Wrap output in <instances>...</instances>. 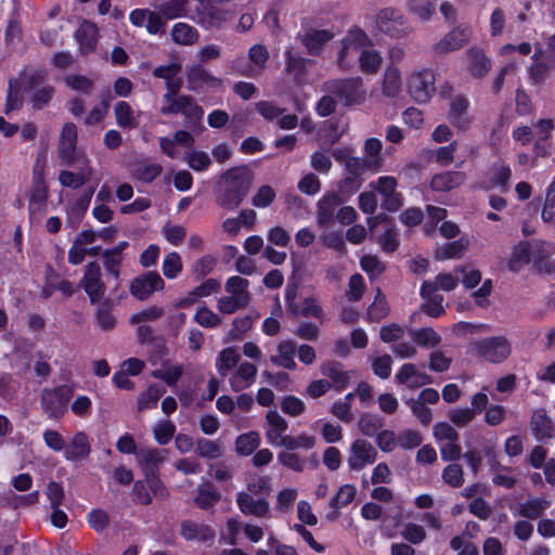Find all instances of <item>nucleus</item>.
I'll use <instances>...</instances> for the list:
<instances>
[{
    "label": "nucleus",
    "instance_id": "nucleus-1",
    "mask_svg": "<svg viewBox=\"0 0 555 555\" xmlns=\"http://www.w3.org/2000/svg\"><path fill=\"white\" fill-rule=\"evenodd\" d=\"M251 186V175L244 167L227 170L220 178V192L217 204L228 210H234L244 201Z\"/></svg>",
    "mask_w": 555,
    "mask_h": 555
},
{
    "label": "nucleus",
    "instance_id": "nucleus-2",
    "mask_svg": "<svg viewBox=\"0 0 555 555\" xmlns=\"http://www.w3.org/2000/svg\"><path fill=\"white\" fill-rule=\"evenodd\" d=\"M323 90L339 99L346 106L361 105L366 100V90L361 77L330 79Z\"/></svg>",
    "mask_w": 555,
    "mask_h": 555
},
{
    "label": "nucleus",
    "instance_id": "nucleus-3",
    "mask_svg": "<svg viewBox=\"0 0 555 555\" xmlns=\"http://www.w3.org/2000/svg\"><path fill=\"white\" fill-rule=\"evenodd\" d=\"M473 357L490 363L504 362L512 352V345L505 336H491L480 338L469 345Z\"/></svg>",
    "mask_w": 555,
    "mask_h": 555
},
{
    "label": "nucleus",
    "instance_id": "nucleus-4",
    "mask_svg": "<svg viewBox=\"0 0 555 555\" xmlns=\"http://www.w3.org/2000/svg\"><path fill=\"white\" fill-rule=\"evenodd\" d=\"M74 389L69 385H60L41 390L40 403L48 418L60 420L67 412L68 401Z\"/></svg>",
    "mask_w": 555,
    "mask_h": 555
},
{
    "label": "nucleus",
    "instance_id": "nucleus-5",
    "mask_svg": "<svg viewBox=\"0 0 555 555\" xmlns=\"http://www.w3.org/2000/svg\"><path fill=\"white\" fill-rule=\"evenodd\" d=\"M44 160L37 159L33 168V186L29 197L30 218L41 217L46 210L48 186L44 181Z\"/></svg>",
    "mask_w": 555,
    "mask_h": 555
},
{
    "label": "nucleus",
    "instance_id": "nucleus-6",
    "mask_svg": "<svg viewBox=\"0 0 555 555\" xmlns=\"http://www.w3.org/2000/svg\"><path fill=\"white\" fill-rule=\"evenodd\" d=\"M376 26L379 31L392 38H402L409 35L411 27L400 10L385 8L376 14Z\"/></svg>",
    "mask_w": 555,
    "mask_h": 555
},
{
    "label": "nucleus",
    "instance_id": "nucleus-7",
    "mask_svg": "<svg viewBox=\"0 0 555 555\" xmlns=\"http://www.w3.org/2000/svg\"><path fill=\"white\" fill-rule=\"evenodd\" d=\"M435 75L423 69L410 76L408 91L417 103H426L435 93Z\"/></svg>",
    "mask_w": 555,
    "mask_h": 555
},
{
    "label": "nucleus",
    "instance_id": "nucleus-8",
    "mask_svg": "<svg viewBox=\"0 0 555 555\" xmlns=\"http://www.w3.org/2000/svg\"><path fill=\"white\" fill-rule=\"evenodd\" d=\"M470 37L472 29L468 26L454 27L431 47V51L438 56L457 51L469 42Z\"/></svg>",
    "mask_w": 555,
    "mask_h": 555
},
{
    "label": "nucleus",
    "instance_id": "nucleus-9",
    "mask_svg": "<svg viewBox=\"0 0 555 555\" xmlns=\"http://www.w3.org/2000/svg\"><path fill=\"white\" fill-rule=\"evenodd\" d=\"M551 506V502L544 496L528 495L526 501L509 504V511L514 517L535 520Z\"/></svg>",
    "mask_w": 555,
    "mask_h": 555
},
{
    "label": "nucleus",
    "instance_id": "nucleus-10",
    "mask_svg": "<svg viewBox=\"0 0 555 555\" xmlns=\"http://www.w3.org/2000/svg\"><path fill=\"white\" fill-rule=\"evenodd\" d=\"M377 460V451L364 439H357L350 447L347 463L351 470H361Z\"/></svg>",
    "mask_w": 555,
    "mask_h": 555
},
{
    "label": "nucleus",
    "instance_id": "nucleus-11",
    "mask_svg": "<svg viewBox=\"0 0 555 555\" xmlns=\"http://www.w3.org/2000/svg\"><path fill=\"white\" fill-rule=\"evenodd\" d=\"M165 282L155 271H149L134 278L130 283V293L139 300L147 299L154 292L164 289Z\"/></svg>",
    "mask_w": 555,
    "mask_h": 555
},
{
    "label": "nucleus",
    "instance_id": "nucleus-12",
    "mask_svg": "<svg viewBox=\"0 0 555 555\" xmlns=\"http://www.w3.org/2000/svg\"><path fill=\"white\" fill-rule=\"evenodd\" d=\"M81 285L92 304L103 298L106 287L102 281L101 268L98 262L92 261L86 264Z\"/></svg>",
    "mask_w": 555,
    "mask_h": 555
},
{
    "label": "nucleus",
    "instance_id": "nucleus-13",
    "mask_svg": "<svg viewBox=\"0 0 555 555\" xmlns=\"http://www.w3.org/2000/svg\"><path fill=\"white\" fill-rule=\"evenodd\" d=\"M236 504L240 512L246 516H254L260 519L271 518L270 503L264 498H255L245 491H241L236 495Z\"/></svg>",
    "mask_w": 555,
    "mask_h": 555
},
{
    "label": "nucleus",
    "instance_id": "nucleus-14",
    "mask_svg": "<svg viewBox=\"0 0 555 555\" xmlns=\"http://www.w3.org/2000/svg\"><path fill=\"white\" fill-rule=\"evenodd\" d=\"M163 115L183 114L190 121H197L203 118L204 111L196 104L195 100L185 94H180L167 105L160 108Z\"/></svg>",
    "mask_w": 555,
    "mask_h": 555
},
{
    "label": "nucleus",
    "instance_id": "nucleus-15",
    "mask_svg": "<svg viewBox=\"0 0 555 555\" xmlns=\"http://www.w3.org/2000/svg\"><path fill=\"white\" fill-rule=\"evenodd\" d=\"M188 88L192 91H198L203 88H217L221 86L222 80L215 77L202 64H194L186 69Z\"/></svg>",
    "mask_w": 555,
    "mask_h": 555
},
{
    "label": "nucleus",
    "instance_id": "nucleus-16",
    "mask_svg": "<svg viewBox=\"0 0 555 555\" xmlns=\"http://www.w3.org/2000/svg\"><path fill=\"white\" fill-rule=\"evenodd\" d=\"M74 38L78 43L79 53L85 56L89 55L96 49L99 28L94 23L83 21L75 31Z\"/></svg>",
    "mask_w": 555,
    "mask_h": 555
},
{
    "label": "nucleus",
    "instance_id": "nucleus-17",
    "mask_svg": "<svg viewBox=\"0 0 555 555\" xmlns=\"http://www.w3.org/2000/svg\"><path fill=\"white\" fill-rule=\"evenodd\" d=\"M76 144L77 127L73 122H67L62 128L57 146L60 158L67 165L75 160Z\"/></svg>",
    "mask_w": 555,
    "mask_h": 555
},
{
    "label": "nucleus",
    "instance_id": "nucleus-18",
    "mask_svg": "<svg viewBox=\"0 0 555 555\" xmlns=\"http://www.w3.org/2000/svg\"><path fill=\"white\" fill-rule=\"evenodd\" d=\"M421 296L425 300L422 310L430 318H439L444 314L446 310L442 306L443 296L435 291V286L430 281H424L421 286Z\"/></svg>",
    "mask_w": 555,
    "mask_h": 555
},
{
    "label": "nucleus",
    "instance_id": "nucleus-19",
    "mask_svg": "<svg viewBox=\"0 0 555 555\" xmlns=\"http://www.w3.org/2000/svg\"><path fill=\"white\" fill-rule=\"evenodd\" d=\"M468 108L469 101L463 95H456L450 103L448 118L450 122L460 130H466L472 122Z\"/></svg>",
    "mask_w": 555,
    "mask_h": 555
},
{
    "label": "nucleus",
    "instance_id": "nucleus-20",
    "mask_svg": "<svg viewBox=\"0 0 555 555\" xmlns=\"http://www.w3.org/2000/svg\"><path fill=\"white\" fill-rule=\"evenodd\" d=\"M91 452L89 437L83 431L76 433L70 439L68 446L65 447L64 457L67 461L86 460Z\"/></svg>",
    "mask_w": 555,
    "mask_h": 555
},
{
    "label": "nucleus",
    "instance_id": "nucleus-21",
    "mask_svg": "<svg viewBox=\"0 0 555 555\" xmlns=\"http://www.w3.org/2000/svg\"><path fill=\"white\" fill-rule=\"evenodd\" d=\"M530 428L539 441H545L554 437L555 426L543 409L535 410L532 413Z\"/></svg>",
    "mask_w": 555,
    "mask_h": 555
},
{
    "label": "nucleus",
    "instance_id": "nucleus-22",
    "mask_svg": "<svg viewBox=\"0 0 555 555\" xmlns=\"http://www.w3.org/2000/svg\"><path fill=\"white\" fill-rule=\"evenodd\" d=\"M297 344L294 340H282L276 346V354L270 357L272 364L294 371L297 369L295 361Z\"/></svg>",
    "mask_w": 555,
    "mask_h": 555
},
{
    "label": "nucleus",
    "instance_id": "nucleus-23",
    "mask_svg": "<svg viewBox=\"0 0 555 555\" xmlns=\"http://www.w3.org/2000/svg\"><path fill=\"white\" fill-rule=\"evenodd\" d=\"M321 373L327 377L332 387L337 391H343L349 384V373L344 370L340 362L326 361L320 367Z\"/></svg>",
    "mask_w": 555,
    "mask_h": 555
},
{
    "label": "nucleus",
    "instance_id": "nucleus-24",
    "mask_svg": "<svg viewBox=\"0 0 555 555\" xmlns=\"http://www.w3.org/2000/svg\"><path fill=\"white\" fill-rule=\"evenodd\" d=\"M468 59V73L477 79L488 75L491 69V60L485 54L483 50L473 47L466 52Z\"/></svg>",
    "mask_w": 555,
    "mask_h": 555
},
{
    "label": "nucleus",
    "instance_id": "nucleus-25",
    "mask_svg": "<svg viewBox=\"0 0 555 555\" xmlns=\"http://www.w3.org/2000/svg\"><path fill=\"white\" fill-rule=\"evenodd\" d=\"M266 421L268 424L266 438L272 446H278L280 440L286 436L288 424L276 410H269L266 414Z\"/></svg>",
    "mask_w": 555,
    "mask_h": 555
},
{
    "label": "nucleus",
    "instance_id": "nucleus-26",
    "mask_svg": "<svg viewBox=\"0 0 555 555\" xmlns=\"http://www.w3.org/2000/svg\"><path fill=\"white\" fill-rule=\"evenodd\" d=\"M340 205V197L336 193L325 194L318 202L317 222L325 227L334 220L335 212Z\"/></svg>",
    "mask_w": 555,
    "mask_h": 555
},
{
    "label": "nucleus",
    "instance_id": "nucleus-27",
    "mask_svg": "<svg viewBox=\"0 0 555 555\" xmlns=\"http://www.w3.org/2000/svg\"><path fill=\"white\" fill-rule=\"evenodd\" d=\"M466 176L462 171H446L433 177L430 186L437 192H448L464 183Z\"/></svg>",
    "mask_w": 555,
    "mask_h": 555
},
{
    "label": "nucleus",
    "instance_id": "nucleus-28",
    "mask_svg": "<svg viewBox=\"0 0 555 555\" xmlns=\"http://www.w3.org/2000/svg\"><path fill=\"white\" fill-rule=\"evenodd\" d=\"M257 374L256 365L249 362H243L238 365L236 373L230 378V386L233 391H241L255 382Z\"/></svg>",
    "mask_w": 555,
    "mask_h": 555
},
{
    "label": "nucleus",
    "instance_id": "nucleus-29",
    "mask_svg": "<svg viewBox=\"0 0 555 555\" xmlns=\"http://www.w3.org/2000/svg\"><path fill=\"white\" fill-rule=\"evenodd\" d=\"M135 455L140 466L146 473H153L156 472L158 465L166 460L167 451L157 448H145L138 451Z\"/></svg>",
    "mask_w": 555,
    "mask_h": 555
},
{
    "label": "nucleus",
    "instance_id": "nucleus-30",
    "mask_svg": "<svg viewBox=\"0 0 555 555\" xmlns=\"http://www.w3.org/2000/svg\"><path fill=\"white\" fill-rule=\"evenodd\" d=\"M333 33L326 29H311L302 36L301 42L312 55L320 53L325 43L332 40Z\"/></svg>",
    "mask_w": 555,
    "mask_h": 555
},
{
    "label": "nucleus",
    "instance_id": "nucleus-31",
    "mask_svg": "<svg viewBox=\"0 0 555 555\" xmlns=\"http://www.w3.org/2000/svg\"><path fill=\"white\" fill-rule=\"evenodd\" d=\"M295 310H292L289 314L293 317L314 318L322 321L324 318V311L319 300L314 296H308L302 298L296 306Z\"/></svg>",
    "mask_w": 555,
    "mask_h": 555
},
{
    "label": "nucleus",
    "instance_id": "nucleus-32",
    "mask_svg": "<svg viewBox=\"0 0 555 555\" xmlns=\"http://www.w3.org/2000/svg\"><path fill=\"white\" fill-rule=\"evenodd\" d=\"M181 535L189 541H208L215 537V531L207 525L184 520L181 524Z\"/></svg>",
    "mask_w": 555,
    "mask_h": 555
},
{
    "label": "nucleus",
    "instance_id": "nucleus-33",
    "mask_svg": "<svg viewBox=\"0 0 555 555\" xmlns=\"http://www.w3.org/2000/svg\"><path fill=\"white\" fill-rule=\"evenodd\" d=\"M92 173V168L87 164L79 172L62 170L59 175V181L63 186L76 190L81 188L91 178Z\"/></svg>",
    "mask_w": 555,
    "mask_h": 555
},
{
    "label": "nucleus",
    "instance_id": "nucleus-34",
    "mask_svg": "<svg viewBox=\"0 0 555 555\" xmlns=\"http://www.w3.org/2000/svg\"><path fill=\"white\" fill-rule=\"evenodd\" d=\"M198 31L186 23H177L171 29V39L177 44L192 46L198 40Z\"/></svg>",
    "mask_w": 555,
    "mask_h": 555
},
{
    "label": "nucleus",
    "instance_id": "nucleus-35",
    "mask_svg": "<svg viewBox=\"0 0 555 555\" xmlns=\"http://www.w3.org/2000/svg\"><path fill=\"white\" fill-rule=\"evenodd\" d=\"M511 177L512 169L505 162H496L492 165L490 183L493 188H499L502 192H507Z\"/></svg>",
    "mask_w": 555,
    "mask_h": 555
},
{
    "label": "nucleus",
    "instance_id": "nucleus-36",
    "mask_svg": "<svg viewBox=\"0 0 555 555\" xmlns=\"http://www.w3.org/2000/svg\"><path fill=\"white\" fill-rule=\"evenodd\" d=\"M249 282L248 280L234 275L227 280L224 289L231 296L240 299L243 304L248 305L250 294L248 292Z\"/></svg>",
    "mask_w": 555,
    "mask_h": 555
},
{
    "label": "nucleus",
    "instance_id": "nucleus-37",
    "mask_svg": "<svg viewBox=\"0 0 555 555\" xmlns=\"http://www.w3.org/2000/svg\"><path fill=\"white\" fill-rule=\"evenodd\" d=\"M195 452L203 459L216 460L223 455L224 449L219 440L199 438L195 443Z\"/></svg>",
    "mask_w": 555,
    "mask_h": 555
},
{
    "label": "nucleus",
    "instance_id": "nucleus-38",
    "mask_svg": "<svg viewBox=\"0 0 555 555\" xmlns=\"http://www.w3.org/2000/svg\"><path fill=\"white\" fill-rule=\"evenodd\" d=\"M401 90V75L398 67L390 65L387 67L383 80V94L388 98H395Z\"/></svg>",
    "mask_w": 555,
    "mask_h": 555
},
{
    "label": "nucleus",
    "instance_id": "nucleus-39",
    "mask_svg": "<svg viewBox=\"0 0 555 555\" xmlns=\"http://www.w3.org/2000/svg\"><path fill=\"white\" fill-rule=\"evenodd\" d=\"M383 63L380 53L376 50L364 49L359 55V67L364 74H376Z\"/></svg>",
    "mask_w": 555,
    "mask_h": 555
},
{
    "label": "nucleus",
    "instance_id": "nucleus-40",
    "mask_svg": "<svg viewBox=\"0 0 555 555\" xmlns=\"http://www.w3.org/2000/svg\"><path fill=\"white\" fill-rule=\"evenodd\" d=\"M530 261V245L528 242H519L514 248L508 259V269L518 272Z\"/></svg>",
    "mask_w": 555,
    "mask_h": 555
},
{
    "label": "nucleus",
    "instance_id": "nucleus-41",
    "mask_svg": "<svg viewBox=\"0 0 555 555\" xmlns=\"http://www.w3.org/2000/svg\"><path fill=\"white\" fill-rule=\"evenodd\" d=\"M314 444L315 437L300 434L298 436L286 435L280 440L278 447H284L287 451H294L298 449L311 450Z\"/></svg>",
    "mask_w": 555,
    "mask_h": 555
},
{
    "label": "nucleus",
    "instance_id": "nucleus-42",
    "mask_svg": "<svg viewBox=\"0 0 555 555\" xmlns=\"http://www.w3.org/2000/svg\"><path fill=\"white\" fill-rule=\"evenodd\" d=\"M383 143L377 138L366 139L364 142L365 158L371 165V171H377L384 162L382 156Z\"/></svg>",
    "mask_w": 555,
    "mask_h": 555
},
{
    "label": "nucleus",
    "instance_id": "nucleus-43",
    "mask_svg": "<svg viewBox=\"0 0 555 555\" xmlns=\"http://www.w3.org/2000/svg\"><path fill=\"white\" fill-rule=\"evenodd\" d=\"M220 499V492L211 483H207L198 488L194 502L199 508L208 509L218 503Z\"/></svg>",
    "mask_w": 555,
    "mask_h": 555
},
{
    "label": "nucleus",
    "instance_id": "nucleus-44",
    "mask_svg": "<svg viewBox=\"0 0 555 555\" xmlns=\"http://www.w3.org/2000/svg\"><path fill=\"white\" fill-rule=\"evenodd\" d=\"M131 172L140 181L152 182L163 172V167L157 163L141 162L132 167Z\"/></svg>",
    "mask_w": 555,
    "mask_h": 555
},
{
    "label": "nucleus",
    "instance_id": "nucleus-45",
    "mask_svg": "<svg viewBox=\"0 0 555 555\" xmlns=\"http://www.w3.org/2000/svg\"><path fill=\"white\" fill-rule=\"evenodd\" d=\"M465 269L461 266L454 268L453 273H439L435 281H430V284L435 286V291L438 289L444 292H451L459 285V275L464 273Z\"/></svg>",
    "mask_w": 555,
    "mask_h": 555
},
{
    "label": "nucleus",
    "instance_id": "nucleus-46",
    "mask_svg": "<svg viewBox=\"0 0 555 555\" xmlns=\"http://www.w3.org/2000/svg\"><path fill=\"white\" fill-rule=\"evenodd\" d=\"M467 241H464L463 238L443 244L437 248L435 257L437 260L460 258L467 249Z\"/></svg>",
    "mask_w": 555,
    "mask_h": 555
},
{
    "label": "nucleus",
    "instance_id": "nucleus-47",
    "mask_svg": "<svg viewBox=\"0 0 555 555\" xmlns=\"http://www.w3.org/2000/svg\"><path fill=\"white\" fill-rule=\"evenodd\" d=\"M260 444V436L257 431H249L240 435L235 440L237 454L247 456L255 452Z\"/></svg>",
    "mask_w": 555,
    "mask_h": 555
},
{
    "label": "nucleus",
    "instance_id": "nucleus-48",
    "mask_svg": "<svg viewBox=\"0 0 555 555\" xmlns=\"http://www.w3.org/2000/svg\"><path fill=\"white\" fill-rule=\"evenodd\" d=\"M384 426V420L372 413H363L358 421L359 430L367 437L376 436Z\"/></svg>",
    "mask_w": 555,
    "mask_h": 555
},
{
    "label": "nucleus",
    "instance_id": "nucleus-49",
    "mask_svg": "<svg viewBox=\"0 0 555 555\" xmlns=\"http://www.w3.org/2000/svg\"><path fill=\"white\" fill-rule=\"evenodd\" d=\"M166 392V389L159 385H151L138 398V410L144 411L156 406L159 398Z\"/></svg>",
    "mask_w": 555,
    "mask_h": 555
},
{
    "label": "nucleus",
    "instance_id": "nucleus-50",
    "mask_svg": "<svg viewBox=\"0 0 555 555\" xmlns=\"http://www.w3.org/2000/svg\"><path fill=\"white\" fill-rule=\"evenodd\" d=\"M390 312V308L386 297L380 289L377 291L374 301L367 308V318L372 322H379Z\"/></svg>",
    "mask_w": 555,
    "mask_h": 555
},
{
    "label": "nucleus",
    "instance_id": "nucleus-51",
    "mask_svg": "<svg viewBox=\"0 0 555 555\" xmlns=\"http://www.w3.org/2000/svg\"><path fill=\"white\" fill-rule=\"evenodd\" d=\"M411 337L421 347L434 348L441 341V336L431 327L411 331Z\"/></svg>",
    "mask_w": 555,
    "mask_h": 555
},
{
    "label": "nucleus",
    "instance_id": "nucleus-52",
    "mask_svg": "<svg viewBox=\"0 0 555 555\" xmlns=\"http://www.w3.org/2000/svg\"><path fill=\"white\" fill-rule=\"evenodd\" d=\"M114 113L116 117V122L119 127L125 129H134L138 127V121L133 117V111L127 102H118L115 105Z\"/></svg>",
    "mask_w": 555,
    "mask_h": 555
},
{
    "label": "nucleus",
    "instance_id": "nucleus-53",
    "mask_svg": "<svg viewBox=\"0 0 555 555\" xmlns=\"http://www.w3.org/2000/svg\"><path fill=\"white\" fill-rule=\"evenodd\" d=\"M240 361V354L234 348L229 347L223 349L217 358L216 366L219 374L225 377L228 373L236 366Z\"/></svg>",
    "mask_w": 555,
    "mask_h": 555
},
{
    "label": "nucleus",
    "instance_id": "nucleus-54",
    "mask_svg": "<svg viewBox=\"0 0 555 555\" xmlns=\"http://www.w3.org/2000/svg\"><path fill=\"white\" fill-rule=\"evenodd\" d=\"M343 40L345 44H349L354 51H362L372 44L369 36L359 27L351 28Z\"/></svg>",
    "mask_w": 555,
    "mask_h": 555
},
{
    "label": "nucleus",
    "instance_id": "nucleus-55",
    "mask_svg": "<svg viewBox=\"0 0 555 555\" xmlns=\"http://www.w3.org/2000/svg\"><path fill=\"white\" fill-rule=\"evenodd\" d=\"M433 0H411L409 3L410 12L415 15L420 21H429L435 13V4Z\"/></svg>",
    "mask_w": 555,
    "mask_h": 555
},
{
    "label": "nucleus",
    "instance_id": "nucleus-56",
    "mask_svg": "<svg viewBox=\"0 0 555 555\" xmlns=\"http://www.w3.org/2000/svg\"><path fill=\"white\" fill-rule=\"evenodd\" d=\"M357 494V489L352 485H344L339 488L338 492L330 501V506L335 509L343 508L350 504Z\"/></svg>",
    "mask_w": 555,
    "mask_h": 555
},
{
    "label": "nucleus",
    "instance_id": "nucleus-57",
    "mask_svg": "<svg viewBox=\"0 0 555 555\" xmlns=\"http://www.w3.org/2000/svg\"><path fill=\"white\" fill-rule=\"evenodd\" d=\"M188 0H169L158 7L165 20H173L184 15Z\"/></svg>",
    "mask_w": 555,
    "mask_h": 555
},
{
    "label": "nucleus",
    "instance_id": "nucleus-58",
    "mask_svg": "<svg viewBox=\"0 0 555 555\" xmlns=\"http://www.w3.org/2000/svg\"><path fill=\"white\" fill-rule=\"evenodd\" d=\"M345 168L350 178H359L367 170H371V165L365 158L347 157L345 159Z\"/></svg>",
    "mask_w": 555,
    "mask_h": 555
},
{
    "label": "nucleus",
    "instance_id": "nucleus-59",
    "mask_svg": "<svg viewBox=\"0 0 555 555\" xmlns=\"http://www.w3.org/2000/svg\"><path fill=\"white\" fill-rule=\"evenodd\" d=\"M184 160L195 171H204L211 164L209 155L199 151H192L186 153Z\"/></svg>",
    "mask_w": 555,
    "mask_h": 555
},
{
    "label": "nucleus",
    "instance_id": "nucleus-60",
    "mask_svg": "<svg viewBox=\"0 0 555 555\" xmlns=\"http://www.w3.org/2000/svg\"><path fill=\"white\" fill-rule=\"evenodd\" d=\"M541 217L544 222L555 221V178L547 188Z\"/></svg>",
    "mask_w": 555,
    "mask_h": 555
},
{
    "label": "nucleus",
    "instance_id": "nucleus-61",
    "mask_svg": "<svg viewBox=\"0 0 555 555\" xmlns=\"http://www.w3.org/2000/svg\"><path fill=\"white\" fill-rule=\"evenodd\" d=\"M182 270V262L178 253H170L163 262V272L167 279H175Z\"/></svg>",
    "mask_w": 555,
    "mask_h": 555
},
{
    "label": "nucleus",
    "instance_id": "nucleus-62",
    "mask_svg": "<svg viewBox=\"0 0 555 555\" xmlns=\"http://www.w3.org/2000/svg\"><path fill=\"white\" fill-rule=\"evenodd\" d=\"M275 191L270 185H262L251 198V204L257 208H266L275 199Z\"/></svg>",
    "mask_w": 555,
    "mask_h": 555
},
{
    "label": "nucleus",
    "instance_id": "nucleus-63",
    "mask_svg": "<svg viewBox=\"0 0 555 555\" xmlns=\"http://www.w3.org/2000/svg\"><path fill=\"white\" fill-rule=\"evenodd\" d=\"M401 535L412 544H420L427 537L425 529L421 525L414 522L406 524L401 531Z\"/></svg>",
    "mask_w": 555,
    "mask_h": 555
},
{
    "label": "nucleus",
    "instance_id": "nucleus-64",
    "mask_svg": "<svg viewBox=\"0 0 555 555\" xmlns=\"http://www.w3.org/2000/svg\"><path fill=\"white\" fill-rule=\"evenodd\" d=\"M452 550L457 551V555H479L477 545L473 542L466 541L463 537L456 535L450 541Z\"/></svg>",
    "mask_w": 555,
    "mask_h": 555
}]
</instances>
